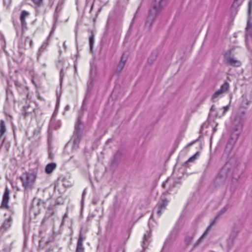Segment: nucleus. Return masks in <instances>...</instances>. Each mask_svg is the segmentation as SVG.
Segmentation results:
<instances>
[{
  "label": "nucleus",
  "mask_w": 252,
  "mask_h": 252,
  "mask_svg": "<svg viewBox=\"0 0 252 252\" xmlns=\"http://www.w3.org/2000/svg\"><path fill=\"white\" fill-rule=\"evenodd\" d=\"M240 173L237 167L233 166L229 162H227L220 170L216 179L224 181L231 178L232 182L235 183L239 179Z\"/></svg>",
  "instance_id": "obj_1"
},
{
  "label": "nucleus",
  "mask_w": 252,
  "mask_h": 252,
  "mask_svg": "<svg viewBox=\"0 0 252 252\" xmlns=\"http://www.w3.org/2000/svg\"><path fill=\"white\" fill-rule=\"evenodd\" d=\"M10 190L6 188L2 196V202L0 206L1 209H6L9 212V216L4 220L1 226V229L3 230H6L10 228L12 224V218L11 215L13 214L12 209L10 208L8 203L10 199Z\"/></svg>",
  "instance_id": "obj_2"
},
{
  "label": "nucleus",
  "mask_w": 252,
  "mask_h": 252,
  "mask_svg": "<svg viewBox=\"0 0 252 252\" xmlns=\"http://www.w3.org/2000/svg\"><path fill=\"white\" fill-rule=\"evenodd\" d=\"M161 1H162L157 0L152 1L151 7L149 10L147 20L145 23L146 27L148 28L151 27L158 14L160 12L161 10Z\"/></svg>",
  "instance_id": "obj_3"
},
{
  "label": "nucleus",
  "mask_w": 252,
  "mask_h": 252,
  "mask_svg": "<svg viewBox=\"0 0 252 252\" xmlns=\"http://www.w3.org/2000/svg\"><path fill=\"white\" fill-rule=\"evenodd\" d=\"M81 124V116L79 114L75 125V130L70 140V142H72L73 144L72 147L73 150H76L79 148V145L82 138V132L80 127Z\"/></svg>",
  "instance_id": "obj_4"
},
{
  "label": "nucleus",
  "mask_w": 252,
  "mask_h": 252,
  "mask_svg": "<svg viewBox=\"0 0 252 252\" xmlns=\"http://www.w3.org/2000/svg\"><path fill=\"white\" fill-rule=\"evenodd\" d=\"M36 176L34 173L26 172L20 177L22 186L25 190H29L33 189Z\"/></svg>",
  "instance_id": "obj_5"
},
{
  "label": "nucleus",
  "mask_w": 252,
  "mask_h": 252,
  "mask_svg": "<svg viewBox=\"0 0 252 252\" xmlns=\"http://www.w3.org/2000/svg\"><path fill=\"white\" fill-rule=\"evenodd\" d=\"M242 126L243 124L241 122L239 123L238 125L235 126L233 128V131L231 133L230 137L228 140V141L226 144L225 147L226 152H229L232 150L240 134V132H237V131L242 129Z\"/></svg>",
  "instance_id": "obj_6"
},
{
  "label": "nucleus",
  "mask_w": 252,
  "mask_h": 252,
  "mask_svg": "<svg viewBox=\"0 0 252 252\" xmlns=\"http://www.w3.org/2000/svg\"><path fill=\"white\" fill-rule=\"evenodd\" d=\"M228 206H225L224 208H223L218 214V215L215 217V219L212 221L210 225L207 227V229L202 235V236L199 238V239L197 241V242L194 244V247H195L198 246L200 243H201L203 239L207 236L209 232L211 229L212 226L215 223L216 220L219 218L220 216H221L222 214H223L227 209Z\"/></svg>",
  "instance_id": "obj_7"
},
{
  "label": "nucleus",
  "mask_w": 252,
  "mask_h": 252,
  "mask_svg": "<svg viewBox=\"0 0 252 252\" xmlns=\"http://www.w3.org/2000/svg\"><path fill=\"white\" fill-rule=\"evenodd\" d=\"M252 10V1H249L248 3V22L247 26L246 28V36L247 38L249 36L252 34V17L251 16V11Z\"/></svg>",
  "instance_id": "obj_8"
},
{
  "label": "nucleus",
  "mask_w": 252,
  "mask_h": 252,
  "mask_svg": "<svg viewBox=\"0 0 252 252\" xmlns=\"http://www.w3.org/2000/svg\"><path fill=\"white\" fill-rule=\"evenodd\" d=\"M168 202V200L166 198H161L154 208L153 214L156 212L158 217H159L162 214V211L166 209Z\"/></svg>",
  "instance_id": "obj_9"
},
{
  "label": "nucleus",
  "mask_w": 252,
  "mask_h": 252,
  "mask_svg": "<svg viewBox=\"0 0 252 252\" xmlns=\"http://www.w3.org/2000/svg\"><path fill=\"white\" fill-rule=\"evenodd\" d=\"M224 60L227 64L231 66L238 67L241 64L239 61L231 56L230 51L227 52L225 54Z\"/></svg>",
  "instance_id": "obj_10"
},
{
  "label": "nucleus",
  "mask_w": 252,
  "mask_h": 252,
  "mask_svg": "<svg viewBox=\"0 0 252 252\" xmlns=\"http://www.w3.org/2000/svg\"><path fill=\"white\" fill-rule=\"evenodd\" d=\"M229 88V84L228 82H224L220 87V90L216 91L212 96V100L215 101L216 99L222 95L224 93H226L228 91Z\"/></svg>",
  "instance_id": "obj_11"
},
{
  "label": "nucleus",
  "mask_w": 252,
  "mask_h": 252,
  "mask_svg": "<svg viewBox=\"0 0 252 252\" xmlns=\"http://www.w3.org/2000/svg\"><path fill=\"white\" fill-rule=\"evenodd\" d=\"M53 31L54 27L52 28V30L50 32V35L48 36L47 39L45 41H44L42 45L39 48L37 53V60L38 61L39 60L40 58L42 56L43 53L47 51V47L49 42L50 35L52 33Z\"/></svg>",
  "instance_id": "obj_12"
},
{
  "label": "nucleus",
  "mask_w": 252,
  "mask_h": 252,
  "mask_svg": "<svg viewBox=\"0 0 252 252\" xmlns=\"http://www.w3.org/2000/svg\"><path fill=\"white\" fill-rule=\"evenodd\" d=\"M30 15L29 12L22 10L20 16V20L21 24L22 32L27 29V24L26 22V19L28 18ZM23 33H22V34Z\"/></svg>",
  "instance_id": "obj_13"
},
{
  "label": "nucleus",
  "mask_w": 252,
  "mask_h": 252,
  "mask_svg": "<svg viewBox=\"0 0 252 252\" xmlns=\"http://www.w3.org/2000/svg\"><path fill=\"white\" fill-rule=\"evenodd\" d=\"M176 182L172 178H168L163 183L162 186L164 188H167V193H170L172 191V189L175 187Z\"/></svg>",
  "instance_id": "obj_14"
},
{
  "label": "nucleus",
  "mask_w": 252,
  "mask_h": 252,
  "mask_svg": "<svg viewBox=\"0 0 252 252\" xmlns=\"http://www.w3.org/2000/svg\"><path fill=\"white\" fill-rule=\"evenodd\" d=\"M85 239V237L83 236L81 233H80L75 252H85L83 246V242Z\"/></svg>",
  "instance_id": "obj_15"
},
{
  "label": "nucleus",
  "mask_w": 252,
  "mask_h": 252,
  "mask_svg": "<svg viewBox=\"0 0 252 252\" xmlns=\"http://www.w3.org/2000/svg\"><path fill=\"white\" fill-rule=\"evenodd\" d=\"M61 121L56 120L54 118V114H53L50 120L49 128L50 129H57L61 127Z\"/></svg>",
  "instance_id": "obj_16"
},
{
  "label": "nucleus",
  "mask_w": 252,
  "mask_h": 252,
  "mask_svg": "<svg viewBox=\"0 0 252 252\" xmlns=\"http://www.w3.org/2000/svg\"><path fill=\"white\" fill-rule=\"evenodd\" d=\"M127 55H126L125 53H124L121 57V61L119 62L117 68V71L118 72H120L123 69L127 61Z\"/></svg>",
  "instance_id": "obj_17"
},
{
  "label": "nucleus",
  "mask_w": 252,
  "mask_h": 252,
  "mask_svg": "<svg viewBox=\"0 0 252 252\" xmlns=\"http://www.w3.org/2000/svg\"><path fill=\"white\" fill-rule=\"evenodd\" d=\"M196 233V230H193L190 232L188 233L185 237V242L187 244H189L191 243L192 240Z\"/></svg>",
  "instance_id": "obj_18"
},
{
  "label": "nucleus",
  "mask_w": 252,
  "mask_h": 252,
  "mask_svg": "<svg viewBox=\"0 0 252 252\" xmlns=\"http://www.w3.org/2000/svg\"><path fill=\"white\" fill-rule=\"evenodd\" d=\"M57 165L55 163H50L48 164L45 167V172L47 174L51 173L56 168Z\"/></svg>",
  "instance_id": "obj_19"
},
{
  "label": "nucleus",
  "mask_w": 252,
  "mask_h": 252,
  "mask_svg": "<svg viewBox=\"0 0 252 252\" xmlns=\"http://www.w3.org/2000/svg\"><path fill=\"white\" fill-rule=\"evenodd\" d=\"M150 236L151 234L150 232H147V233L144 234L142 244L143 251L146 248V244L149 243V239L150 238Z\"/></svg>",
  "instance_id": "obj_20"
},
{
  "label": "nucleus",
  "mask_w": 252,
  "mask_h": 252,
  "mask_svg": "<svg viewBox=\"0 0 252 252\" xmlns=\"http://www.w3.org/2000/svg\"><path fill=\"white\" fill-rule=\"evenodd\" d=\"M62 5H63V2H61L59 3L58 5L56 7L55 12L54 13V19L55 22H56V21L57 20V19L58 17V13L62 9V7H63Z\"/></svg>",
  "instance_id": "obj_21"
},
{
  "label": "nucleus",
  "mask_w": 252,
  "mask_h": 252,
  "mask_svg": "<svg viewBox=\"0 0 252 252\" xmlns=\"http://www.w3.org/2000/svg\"><path fill=\"white\" fill-rule=\"evenodd\" d=\"M235 236V234H232L229 236V238L227 239V248L228 249H230L233 245Z\"/></svg>",
  "instance_id": "obj_22"
},
{
  "label": "nucleus",
  "mask_w": 252,
  "mask_h": 252,
  "mask_svg": "<svg viewBox=\"0 0 252 252\" xmlns=\"http://www.w3.org/2000/svg\"><path fill=\"white\" fill-rule=\"evenodd\" d=\"M251 101L248 100L246 96H242V100L241 103V107L244 108H247L248 106L250 104Z\"/></svg>",
  "instance_id": "obj_23"
},
{
  "label": "nucleus",
  "mask_w": 252,
  "mask_h": 252,
  "mask_svg": "<svg viewBox=\"0 0 252 252\" xmlns=\"http://www.w3.org/2000/svg\"><path fill=\"white\" fill-rule=\"evenodd\" d=\"M54 214V212L53 211L50 209H48V211L46 212L45 217L42 220L43 222L45 221L46 219H49L51 217H52Z\"/></svg>",
  "instance_id": "obj_24"
},
{
  "label": "nucleus",
  "mask_w": 252,
  "mask_h": 252,
  "mask_svg": "<svg viewBox=\"0 0 252 252\" xmlns=\"http://www.w3.org/2000/svg\"><path fill=\"white\" fill-rule=\"evenodd\" d=\"M197 155V153L191 157L184 164L186 167H189V163L193 161L196 158Z\"/></svg>",
  "instance_id": "obj_25"
},
{
  "label": "nucleus",
  "mask_w": 252,
  "mask_h": 252,
  "mask_svg": "<svg viewBox=\"0 0 252 252\" xmlns=\"http://www.w3.org/2000/svg\"><path fill=\"white\" fill-rule=\"evenodd\" d=\"M35 9L38 8L43 5V1H32Z\"/></svg>",
  "instance_id": "obj_26"
},
{
  "label": "nucleus",
  "mask_w": 252,
  "mask_h": 252,
  "mask_svg": "<svg viewBox=\"0 0 252 252\" xmlns=\"http://www.w3.org/2000/svg\"><path fill=\"white\" fill-rule=\"evenodd\" d=\"M63 185L65 188H68L72 186V183L68 182L65 178H64L63 180Z\"/></svg>",
  "instance_id": "obj_27"
},
{
  "label": "nucleus",
  "mask_w": 252,
  "mask_h": 252,
  "mask_svg": "<svg viewBox=\"0 0 252 252\" xmlns=\"http://www.w3.org/2000/svg\"><path fill=\"white\" fill-rule=\"evenodd\" d=\"M0 41H1V45L3 49L5 47V41L3 35L0 32Z\"/></svg>",
  "instance_id": "obj_28"
},
{
  "label": "nucleus",
  "mask_w": 252,
  "mask_h": 252,
  "mask_svg": "<svg viewBox=\"0 0 252 252\" xmlns=\"http://www.w3.org/2000/svg\"><path fill=\"white\" fill-rule=\"evenodd\" d=\"M94 43V35L92 34L89 38V44L91 50L93 48V46Z\"/></svg>",
  "instance_id": "obj_29"
},
{
  "label": "nucleus",
  "mask_w": 252,
  "mask_h": 252,
  "mask_svg": "<svg viewBox=\"0 0 252 252\" xmlns=\"http://www.w3.org/2000/svg\"><path fill=\"white\" fill-rule=\"evenodd\" d=\"M35 201H36V200H34L33 201V202H32V207H31V212H33V213L34 214V215H37V214H39V211H38L37 212H34V203L35 202Z\"/></svg>",
  "instance_id": "obj_30"
},
{
  "label": "nucleus",
  "mask_w": 252,
  "mask_h": 252,
  "mask_svg": "<svg viewBox=\"0 0 252 252\" xmlns=\"http://www.w3.org/2000/svg\"><path fill=\"white\" fill-rule=\"evenodd\" d=\"M40 132V128L39 127H37L36 128H35L34 130H33V135H37L39 134Z\"/></svg>",
  "instance_id": "obj_31"
},
{
  "label": "nucleus",
  "mask_w": 252,
  "mask_h": 252,
  "mask_svg": "<svg viewBox=\"0 0 252 252\" xmlns=\"http://www.w3.org/2000/svg\"><path fill=\"white\" fill-rule=\"evenodd\" d=\"M222 109L223 111V113H222V115H224L225 114V113H226V112H227L228 110L229 106L227 105V106L223 107Z\"/></svg>",
  "instance_id": "obj_32"
},
{
  "label": "nucleus",
  "mask_w": 252,
  "mask_h": 252,
  "mask_svg": "<svg viewBox=\"0 0 252 252\" xmlns=\"http://www.w3.org/2000/svg\"><path fill=\"white\" fill-rule=\"evenodd\" d=\"M26 42H28L30 43V47H32V41L30 38H27L25 40Z\"/></svg>",
  "instance_id": "obj_33"
},
{
  "label": "nucleus",
  "mask_w": 252,
  "mask_h": 252,
  "mask_svg": "<svg viewBox=\"0 0 252 252\" xmlns=\"http://www.w3.org/2000/svg\"><path fill=\"white\" fill-rule=\"evenodd\" d=\"M54 155L50 151H48V158L52 159L53 158Z\"/></svg>",
  "instance_id": "obj_34"
},
{
  "label": "nucleus",
  "mask_w": 252,
  "mask_h": 252,
  "mask_svg": "<svg viewBox=\"0 0 252 252\" xmlns=\"http://www.w3.org/2000/svg\"><path fill=\"white\" fill-rule=\"evenodd\" d=\"M109 252H117V250H116V249H114V250H113L112 246H110V247H109Z\"/></svg>",
  "instance_id": "obj_35"
},
{
  "label": "nucleus",
  "mask_w": 252,
  "mask_h": 252,
  "mask_svg": "<svg viewBox=\"0 0 252 252\" xmlns=\"http://www.w3.org/2000/svg\"><path fill=\"white\" fill-rule=\"evenodd\" d=\"M153 214L151 216V217H150V220H149V222H148V225H149V228L150 229H151V221L152 219V218H153Z\"/></svg>",
  "instance_id": "obj_36"
},
{
  "label": "nucleus",
  "mask_w": 252,
  "mask_h": 252,
  "mask_svg": "<svg viewBox=\"0 0 252 252\" xmlns=\"http://www.w3.org/2000/svg\"><path fill=\"white\" fill-rule=\"evenodd\" d=\"M85 3V4L86 5L85 7H84V9L86 10L87 9V5L89 3V2L90 1H83Z\"/></svg>",
  "instance_id": "obj_37"
},
{
  "label": "nucleus",
  "mask_w": 252,
  "mask_h": 252,
  "mask_svg": "<svg viewBox=\"0 0 252 252\" xmlns=\"http://www.w3.org/2000/svg\"><path fill=\"white\" fill-rule=\"evenodd\" d=\"M57 104H56V107H58L59 103V99H60V97L58 96V93H57Z\"/></svg>",
  "instance_id": "obj_38"
},
{
  "label": "nucleus",
  "mask_w": 252,
  "mask_h": 252,
  "mask_svg": "<svg viewBox=\"0 0 252 252\" xmlns=\"http://www.w3.org/2000/svg\"><path fill=\"white\" fill-rule=\"evenodd\" d=\"M58 185H55L54 187V191L56 192L57 190H58Z\"/></svg>",
  "instance_id": "obj_39"
},
{
  "label": "nucleus",
  "mask_w": 252,
  "mask_h": 252,
  "mask_svg": "<svg viewBox=\"0 0 252 252\" xmlns=\"http://www.w3.org/2000/svg\"><path fill=\"white\" fill-rule=\"evenodd\" d=\"M90 5H91V8H90V11H91L94 7V2L90 3Z\"/></svg>",
  "instance_id": "obj_40"
},
{
  "label": "nucleus",
  "mask_w": 252,
  "mask_h": 252,
  "mask_svg": "<svg viewBox=\"0 0 252 252\" xmlns=\"http://www.w3.org/2000/svg\"><path fill=\"white\" fill-rule=\"evenodd\" d=\"M70 108V106L68 105H67L64 108V111H68Z\"/></svg>",
  "instance_id": "obj_41"
},
{
  "label": "nucleus",
  "mask_w": 252,
  "mask_h": 252,
  "mask_svg": "<svg viewBox=\"0 0 252 252\" xmlns=\"http://www.w3.org/2000/svg\"><path fill=\"white\" fill-rule=\"evenodd\" d=\"M97 203V200L96 199H94L93 200V203L94 205L96 204Z\"/></svg>",
  "instance_id": "obj_42"
},
{
  "label": "nucleus",
  "mask_w": 252,
  "mask_h": 252,
  "mask_svg": "<svg viewBox=\"0 0 252 252\" xmlns=\"http://www.w3.org/2000/svg\"><path fill=\"white\" fill-rule=\"evenodd\" d=\"M80 1H76V4L77 5V8H78V7L79 6V5H80L79 2Z\"/></svg>",
  "instance_id": "obj_43"
},
{
  "label": "nucleus",
  "mask_w": 252,
  "mask_h": 252,
  "mask_svg": "<svg viewBox=\"0 0 252 252\" xmlns=\"http://www.w3.org/2000/svg\"><path fill=\"white\" fill-rule=\"evenodd\" d=\"M63 46L64 49L65 50H66V48H67V47H66V45H65V42H63Z\"/></svg>",
  "instance_id": "obj_44"
},
{
  "label": "nucleus",
  "mask_w": 252,
  "mask_h": 252,
  "mask_svg": "<svg viewBox=\"0 0 252 252\" xmlns=\"http://www.w3.org/2000/svg\"><path fill=\"white\" fill-rule=\"evenodd\" d=\"M214 110V105H212L211 108V111H213Z\"/></svg>",
  "instance_id": "obj_45"
},
{
  "label": "nucleus",
  "mask_w": 252,
  "mask_h": 252,
  "mask_svg": "<svg viewBox=\"0 0 252 252\" xmlns=\"http://www.w3.org/2000/svg\"><path fill=\"white\" fill-rule=\"evenodd\" d=\"M217 130V128L216 127L213 128V132H215Z\"/></svg>",
  "instance_id": "obj_46"
},
{
  "label": "nucleus",
  "mask_w": 252,
  "mask_h": 252,
  "mask_svg": "<svg viewBox=\"0 0 252 252\" xmlns=\"http://www.w3.org/2000/svg\"><path fill=\"white\" fill-rule=\"evenodd\" d=\"M85 190H84V191H83V194H82V198H83L84 195H85Z\"/></svg>",
  "instance_id": "obj_47"
},
{
  "label": "nucleus",
  "mask_w": 252,
  "mask_h": 252,
  "mask_svg": "<svg viewBox=\"0 0 252 252\" xmlns=\"http://www.w3.org/2000/svg\"><path fill=\"white\" fill-rule=\"evenodd\" d=\"M39 204V202L38 201V200H37L36 205H38Z\"/></svg>",
  "instance_id": "obj_48"
},
{
  "label": "nucleus",
  "mask_w": 252,
  "mask_h": 252,
  "mask_svg": "<svg viewBox=\"0 0 252 252\" xmlns=\"http://www.w3.org/2000/svg\"><path fill=\"white\" fill-rule=\"evenodd\" d=\"M235 1H234V2H233V4H232V6H233L234 5V4H235Z\"/></svg>",
  "instance_id": "obj_49"
},
{
  "label": "nucleus",
  "mask_w": 252,
  "mask_h": 252,
  "mask_svg": "<svg viewBox=\"0 0 252 252\" xmlns=\"http://www.w3.org/2000/svg\"><path fill=\"white\" fill-rule=\"evenodd\" d=\"M61 73H62V72H61ZM60 76H61V80H62V75L61 74L60 75Z\"/></svg>",
  "instance_id": "obj_50"
},
{
  "label": "nucleus",
  "mask_w": 252,
  "mask_h": 252,
  "mask_svg": "<svg viewBox=\"0 0 252 252\" xmlns=\"http://www.w3.org/2000/svg\"><path fill=\"white\" fill-rule=\"evenodd\" d=\"M148 63H150V60H148Z\"/></svg>",
  "instance_id": "obj_51"
}]
</instances>
